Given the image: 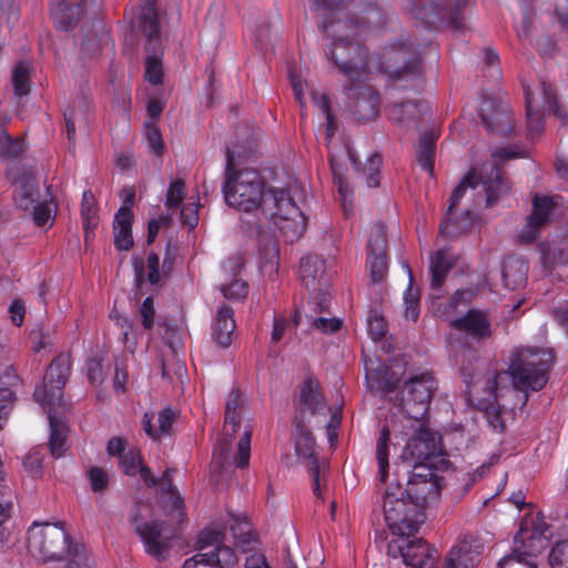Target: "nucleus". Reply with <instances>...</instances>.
I'll list each match as a JSON object with an SVG mask.
<instances>
[{
  "label": "nucleus",
  "instance_id": "f257e3e1",
  "mask_svg": "<svg viewBox=\"0 0 568 568\" xmlns=\"http://www.w3.org/2000/svg\"><path fill=\"white\" fill-rule=\"evenodd\" d=\"M343 1L314 0V7L323 16L318 27L333 38L332 43L325 49V54L351 82L367 80L373 68L393 78L419 72L422 52L410 42L406 33L400 34L398 40L386 44L381 52H377L375 62L367 59L356 40L383 24V13L378 8L372 7L366 10L361 22L338 20L326 24V13L333 12Z\"/></svg>",
  "mask_w": 568,
  "mask_h": 568
},
{
  "label": "nucleus",
  "instance_id": "f03ea898",
  "mask_svg": "<svg viewBox=\"0 0 568 568\" xmlns=\"http://www.w3.org/2000/svg\"><path fill=\"white\" fill-rule=\"evenodd\" d=\"M226 203L246 213L253 212L260 235V252L266 263L277 264L278 246L273 232L278 230L290 242L297 241L306 229V219L291 195L283 189L265 187L254 169L232 170L226 154V178L223 184Z\"/></svg>",
  "mask_w": 568,
  "mask_h": 568
},
{
  "label": "nucleus",
  "instance_id": "7ed1b4c3",
  "mask_svg": "<svg viewBox=\"0 0 568 568\" xmlns=\"http://www.w3.org/2000/svg\"><path fill=\"white\" fill-rule=\"evenodd\" d=\"M552 362L550 349L520 348L511 358L508 369L495 373L493 379L488 381V392L501 409L515 408L504 402L506 395L518 397L524 406L527 390H539L546 385Z\"/></svg>",
  "mask_w": 568,
  "mask_h": 568
},
{
  "label": "nucleus",
  "instance_id": "20e7f679",
  "mask_svg": "<svg viewBox=\"0 0 568 568\" xmlns=\"http://www.w3.org/2000/svg\"><path fill=\"white\" fill-rule=\"evenodd\" d=\"M171 478L172 471L166 469L160 479L161 489L164 491V507L169 509L170 525L148 520L146 506L136 507L130 515V523L143 542L145 552L156 560H164L168 557L174 534L172 526L181 524L184 519L183 498L172 486Z\"/></svg>",
  "mask_w": 568,
  "mask_h": 568
},
{
  "label": "nucleus",
  "instance_id": "39448f33",
  "mask_svg": "<svg viewBox=\"0 0 568 568\" xmlns=\"http://www.w3.org/2000/svg\"><path fill=\"white\" fill-rule=\"evenodd\" d=\"M27 547L31 556L43 562L64 561V568H81L84 549L72 545L69 534L59 524H33L28 530Z\"/></svg>",
  "mask_w": 568,
  "mask_h": 568
},
{
  "label": "nucleus",
  "instance_id": "423d86ee",
  "mask_svg": "<svg viewBox=\"0 0 568 568\" xmlns=\"http://www.w3.org/2000/svg\"><path fill=\"white\" fill-rule=\"evenodd\" d=\"M523 153L515 148L498 149L493 153L494 162H487L480 169H471L460 181L449 199L448 214L459 203L467 187L475 189L483 185L486 194V204L493 205L500 195L509 191L507 181L504 180L497 162L521 158Z\"/></svg>",
  "mask_w": 568,
  "mask_h": 568
},
{
  "label": "nucleus",
  "instance_id": "0eeeda50",
  "mask_svg": "<svg viewBox=\"0 0 568 568\" xmlns=\"http://www.w3.org/2000/svg\"><path fill=\"white\" fill-rule=\"evenodd\" d=\"M548 525L539 515L526 516L514 539L511 555L505 556L498 568H538L535 558L547 547Z\"/></svg>",
  "mask_w": 568,
  "mask_h": 568
},
{
  "label": "nucleus",
  "instance_id": "6e6552de",
  "mask_svg": "<svg viewBox=\"0 0 568 568\" xmlns=\"http://www.w3.org/2000/svg\"><path fill=\"white\" fill-rule=\"evenodd\" d=\"M221 542L222 532L219 529H203L197 538L199 552L186 559L183 568H235L237 556L231 547Z\"/></svg>",
  "mask_w": 568,
  "mask_h": 568
},
{
  "label": "nucleus",
  "instance_id": "1a4fd4ad",
  "mask_svg": "<svg viewBox=\"0 0 568 568\" xmlns=\"http://www.w3.org/2000/svg\"><path fill=\"white\" fill-rule=\"evenodd\" d=\"M470 0H405V10L429 24L447 20L453 30L464 28L465 10Z\"/></svg>",
  "mask_w": 568,
  "mask_h": 568
},
{
  "label": "nucleus",
  "instance_id": "9d476101",
  "mask_svg": "<svg viewBox=\"0 0 568 568\" xmlns=\"http://www.w3.org/2000/svg\"><path fill=\"white\" fill-rule=\"evenodd\" d=\"M385 521L389 530L397 536H412L416 534L425 520L424 511L404 493L397 496L386 490L384 498Z\"/></svg>",
  "mask_w": 568,
  "mask_h": 568
},
{
  "label": "nucleus",
  "instance_id": "9b49d317",
  "mask_svg": "<svg viewBox=\"0 0 568 568\" xmlns=\"http://www.w3.org/2000/svg\"><path fill=\"white\" fill-rule=\"evenodd\" d=\"M70 372V359L65 355L58 356L49 366L43 383L33 392V397L41 407H61L62 389Z\"/></svg>",
  "mask_w": 568,
  "mask_h": 568
},
{
  "label": "nucleus",
  "instance_id": "f8f14e48",
  "mask_svg": "<svg viewBox=\"0 0 568 568\" xmlns=\"http://www.w3.org/2000/svg\"><path fill=\"white\" fill-rule=\"evenodd\" d=\"M523 88L526 103L527 126L531 134H540L544 130L545 120L541 113V106L552 110L555 115L560 118L562 122L565 121V116L557 105L556 95L550 84L542 81L540 83V90L537 92L532 91L530 87L525 83Z\"/></svg>",
  "mask_w": 568,
  "mask_h": 568
},
{
  "label": "nucleus",
  "instance_id": "ddd939ff",
  "mask_svg": "<svg viewBox=\"0 0 568 568\" xmlns=\"http://www.w3.org/2000/svg\"><path fill=\"white\" fill-rule=\"evenodd\" d=\"M435 389L436 381L430 373L415 374L405 383L402 404L412 408L415 417L426 416Z\"/></svg>",
  "mask_w": 568,
  "mask_h": 568
},
{
  "label": "nucleus",
  "instance_id": "4468645a",
  "mask_svg": "<svg viewBox=\"0 0 568 568\" xmlns=\"http://www.w3.org/2000/svg\"><path fill=\"white\" fill-rule=\"evenodd\" d=\"M242 408L241 393L232 390L225 403V420L223 434L217 445L213 449V456L217 459L219 465L222 467L227 459L229 453L232 449L234 436L240 427V413Z\"/></svg>",
  "mask_w": 568,
  "mask_h": 568
},
{
  "label": "nucleus",
  "instance_id": "2eb2a0df",
  "mask_svg": "<svg viewBox=\"0 0 568 568\" xmlns=\"http://www.w3.org/2000/svg\"><path fill=\"white\" fill-rule=\"evenodd\" d=\"M388 549L394 557L400 555L404 564L412 568H434L439 558L438 550L422 538L392 542Z\"/></svg>",
  "mask_w": 568,
  "mask_h": 568
},
{
  "label": "nucleus",
  "instance_id": "dca6fc26",
  "mask_svg": "<svg viewBox=\"0 0 568 568\" xmlns=\"http://www.w3.org/2000/svg\"><path fill=\"white\" fill-rule=\"evenodd\" d=\"M366 266L374 283L382 282L387 275L386 234L383 225L375 226L371 232Z\"/></svg>",
  "mask_w": 568,
  "mask_h": 568
},
{
  "label": "nucleus",
  "instance_id": "f3484780",
  "mask_svg": "<svg viewBox=\"0 0 568 568\" xmlns=\"http://www.w3.org/2000/svg\"><path fill=\"white\" fill-rule=\"evenodd\" d=\"M436 453V437L428 428H425L408 437L399 458L408 466H413L429 463Z\"/></svg>",
  "mask_w": 568,
  "mask_h": 568
},
{
  "label": "nucleus",
  "instance_id": "a211bd4d",
  "mask_svg": "<svg viewBox=\"0 0 568 568\" xmlns=\"http://www.w3.org/2000/svg\"><path fill=\"white\" fill-rule=\"evenodd\" d=\"M556 196L536 194L532 197V211L528 216L525 229L518 234L523 243L532 242L538 230L546 225L552 216L554 210L557 205Z\"/></svg>",
  "mask_w": 568,
  "mask_h": 568
},
{
  "label": "nucleus",
  "instance_id": "6ab92c4d",
  "mask_svg": "<svg viewBox=\"0 0 568 568\" xmlns=\"http://www.w3.org/2000/svg\"><path fill=\"white\" fill-rule=\"evenodd\" d=\"M295 452L297 457L305 463L313 478V491L320 498V466L315 457V443L311 434L303 427L301 420H296Z\"/></svg>",
  "mask_w": 568,
  "mask_h": 568
},
{
  "label": "nucleus",
  "instance_id": "aec40b11",
  "mask_svg": "<svg viewBox=\"0 0 568 568\" xmlns=\"http://www.w3.org/2000/svg\"><path fill=\"white\" fill-rule=\"evenodd\" d=\"M425 416H414L412 408L397 407L396 412L386 419L383 427L389 429V434H394L396 437H410L417 432H422L427 428L425 423Z\"/></svg>",
  "mask_w": 568,
  "mask_h": 568
},
{
  "label": "nucleus",
  "instance_id": "412c9836",
  "mask_svg": "<svg viewBox=\"0 0 568 568\" xmlns=\"http://www.w3.org/2000/svg\"><path fill=\"white\" fill-rule=\"evenodd\" d=\"M351 110L361 121L373 120L378 114L379 97L369 85L349 88Z\"/></svg>",
  "mask_w": 568,
  "mask_h": 568
},
{
  "label": "nucleus",
  "instance_id": "4be33fe9",
  "mask_svg": "<svg viewBox=\"0 0 568 568\" xmlns=\"http://www.w3.org/2000/svg\"><path fill=\"white\" fill-rule=\"evenodd\" d=\"M479 115L488 131L507 133L510 123L507 103L501 100L484 98L479 104Z\"/></svg>",
  "mask_w": 568,
  "mask_h": 568
},
{
  "label": "nucleus",
  "instance_id": "5701e85b",
  "mask_svg": "<svg viewBox=\"0 0 568 568\" xmlns=\"http://www.w3.org/2000/svg\"><path fill=\"white\" fill-rule=\"evenodd\" d=\"M449 325L477 341L489 338L491 335V325L487 314L477 310H469L464 316L450 318Z\"/></svg>",
  "mask_w": 568,
  "mask_h": 568
},
{
  "label": "nucleus",
  "instance_id": "b1692460",
  "mask_svg": "<svg viewBox=\"0 0 568 568\" xmlns=\"http://www.w3.org/2000/svg\"><path fill=\"white\" fill-rule=\"evenodd\" d=\"M366 379L371 387L382 393H390L400 381V374L390 369L387 364L378 359H364Z\"/></svg>",
  "mask_w": 568,
  "mask_h": 568
},
{
  "label": "nucleus",
  "instance_id": "393cba45",
  "mask_svg": "<svg viewBox=\"0 0 568 568\" xmlns=\"http://www.w3.org/2000/svg\"><path fill=\"white\" fill-rule=\"evenodd\" d=\"M13 199L17 205L29 211L39 201L38 183L31 172H21L13 180Z\"/></svg>",
  "mask_w": 568,
  "mask_h": 568
},
{
  "label": "nucleus",
  "instance_id": "a878e982",
  "mask_svg": "<svg viewBox=\"0 0 568 568\" xmlns=\"http://www.w3.org/2000/svg\"><path fill=\"white\" fill-rule=\"evenodd\" d=\"M83 13V0H58L52 8V14L57 28L64 31L74 28Z\"/></svg>",
  "mask_w": 568,
  "mask_h": 568
},
{
  "label": "nucleus",
  "instance_id": "bb28decb",
  "mask_svg": "<svg viewBox=\"0 0 568 568\" xmlns=\"http://www.w3.org/2000/svg\"><path fill=\"white\" fill-rule=\"evenodd\" d=\"M234 311L227 305H221L212 324V336L216 344L225 348L231 345L235 332Z\"/></svg>",
  "mask_w": 568,
  "mask_h": 568
},
{
  "label": "nucleus",
  "instance_id": "cd10ccee",
  "mask_svg": "<svg viewBox=\"0 0 568 568\" xmlns=\"http://www.w3.org/2000/svg\"><path fill=\"white\" fill-rule=\"evenodd\" d=\"M139 19L140 28L148 38L145 50L151 51V48L162 47L161 28L155 3L152 1L145 2Z\"/></svg>",
  "mask_w": 568,
  "mask_h": 568
},
{
  "label": "nucleus",
  "instance_id": "c85d7f7f",
  "mask_svg": "<svg viewBox=\"0 0 568 568\" xmlns=\"http://www.w3.org/2000/svg\"><path fill=\"white\" fill-rule=\"evenodd\" d=\"M132 223L131 209L121 206L113 221L114 245L120 251H129L133 246Z\"/></svg>",
  "mask_w": 568,
  "mask_h": 568
},
{
  "label": "nucleus",
  "instance_id": "c756f323",
  "mask_svg": "<svg viewBox=\"0 0 568 568\" xmlns=\"http://www.w3.org/2000/svg\"><path fill=\"white\" fill-rule=\"evenodd\" d=\"M48 415L50 425L49 448L54 458H59L67 450V426L55 415L57 407H42Z\"/></svg>",
  "mask_w": 568,
  "mask_h": 568
},
{
  "label": "nucleus",
  "instance_id": "7c9ffc66",
  "mask_svg": "<svg viewBox=\"0 0 568 568\" xmlns=\"http://www.w3.org/2000/svg\"><path fill=\"white\" fill-rule=\"evenodd\" d=\"M442 489V484L437 481H409L404 495L410 499L423 511L428 500L435 499Z\"/></svg>",
  "mask_w": 568,
  "mask_h": 568
},
{
  "label": "nucleus",
  "instance_id": "2f4dec72",
  "mask_svg": "<svg viewBox=\"0 0 568 568\" xmlns=\"http://www.w3.org/2000/svg\"><path fill=\"white\" fill-rule=\"evenodd\" d=\"M300 405L302 415L306 412L312 415L324 413L327 408L318 392V385L314 379L307 378L304 381L300 392Z\"/></svg>",
  "mask_w": 568,
  "mask_h": 568
},
{
  "label": "nucleus",
  "instance_id": "473e14b6",
  "mask_svg": "<svg viewBox=\"0 0 568 568\" xmlns=\"http://www.w3.org/2000/svg\"><path fill=\"white\" fill-rule=\"evenodd\" d=\"M455 263L454 257L448 250L442 248L434 253L429 258L430 285L433 288H439L445 283L446 276Z\"/></svg>",
  "mask_w": 568,
  "mask_h": 568
},
{
  "label": "nucleus",
  "instance_id": "72a5a7b5",
  "mask_svg": "<svg viewBox=\"0 0 568 568\" xmlns=\"http://www.w3.org/2000/svg\"><path fill=\"white\" fill-rule=\"evenodd\" d=\"M528 264L519 257H509L503 264V281L506 287L517 290L527 281Z\"/></svg>",
  "mask_w": 568,
  "mask_h": 568
},
{
  "label": "nucleus",
  "instance_id": "f704fd0d",
  "mask_svg": "<svg viewBox=\"0 0 568 568\" xmlns=\"http://www.w3.org/2000/svg\"><path fill=\"white\" fill-rule=\"evenodd\" d=\"M154 414L145 413L142 419L145 434L152 439H160L161 436L170 434L171 426L175 419V412L171 408H164L159 413L158 426L153 425Z\"/></svg>",
  "mask_w": 568,
  "mask_h": 568
},
{
  "label": "nucleus",
  "instance_id": "c9c22d12",
  "mask_svg": "<svg viewBox=\"0 0 568 568\" xmlns=\"http://www.w3.org/2000/svg\"><path fill=\"white\" fill-rule=\"evenodd\" d=\"M541 254L547 265H568V233L560 241L544 244Z\"/></svg>",
  "mask_w": 568,
  "mask_h": 568
},
{
  "label": "nucleus",
  "instance_id": "e433bc0d",
  "mask_svg": "<svg viewBox=\"0 0 568 568\" xmlns=\"http://www.w3.org/2000/svg\"><path fill=\"white\" fill-rule=\"evenodd\" d=\"M324 273L325 262L322 257L307 255L301 260L300 277L306 287L313 284L315 280L321 278Z\"/></svg>",
  "mask_w": 568,
  "mask_h": 568
},
{
  "label": "nucleus",
  "instance_id": "4c0bfd02",
  "mask_svg": "<svg viewBox=\"0 0 568 568\" xmlns=\"http://www.w3.org/2000/svg\"><path fill=\"white\" fill-rule=\"evenodd\" d=\"M389 448H390V434L387 427H382L378 438L376 440V460L378 465V475L382 481H385L388 476L389 468Z\"/></svg>",
  "mask_w": 568,
  "mask_h": 568
},
{
  "label": "nucleus",
  "instance_id": "58836bf2",
  "mask_svg": "<svg viewBox=\"0 0 568 568\" xmlns=\"http://www.w3.org/2000/svg\"><path fill=\"white\" fill-rule=\"evenodd\" d=\"M473 565L470 545L467 541H462L449 550L443 568H470Z\"/></svg>",
  "mask_w": 568,
  "mask_h": 568
},
{
  "label": "nucleus",
  "instance_id": "ea45409f",
  "mask_svg": "<svg viewBox=\"0 0 568 568\" xmlns=\"http://www.w3.org/2000/svg\"><path fill=\"white\" fill-rule=\"evenodd\" d=\"M90 109L84 103H81L79 108H72L68 112L64 113L65 118V131L67 136L70 142H74L77 126H87L88 125V115Z\"/></svg>",
  "mask_w": 568,
  "mask_h": 568
},
{
  "label": "nucleus",
  "instance_id": "a19ab883",
  "mask_svg": "<svg viewBox=\"0 0 568 568\" xmlns=\"http://www.w3.org/2000/svg\"><path fill=\"white\" fill-rule=\"evenodd\" d=\"M148 57L145 60V79L152 84H161L163 78L162 71V47L151 48V51H146Z\"/></svg>",
  "mask_w": 568,
  "mask_h": 568
},
{
  "label": "nucleus",
  "instance_id": "79ce46f5",
  "mask_svg": "<svg viewBox=\"0 0 568 568\" xmlns=\"http://www.w3.org/2000/svg\"><path fill=\"white\" fill-rule=\"evenodd\" d=\"M30 72L31 65L29 62L19 61L12 71V84L14 88V95L23 98L30 92Z\"/></svg>",
  "mask_w": 568,
  "mask_h": 568
},
{
  "label": "nucleus",
  "instance_id": "37998d69",
  "mask_svg": "<svg viewBox=\"0 0 568 568\" xmlns=\"http://www.w3.org/2000/svg\"><path fill=\"white\" fill-rule=\"evenodd\" d=\"M403 266L408 273L409 285L404 293L405 317L416 321L419 316V293L413 288V274L407 261L403 262Z\"/></svg>",
  "mask_w": 568,
  "mask_h": 568
},
{
  "label": "nucleus",
  "instance_id": "c03bdc74",
  "mask_svg": "<svg viewBox=\"0 0 568 568\" xmlns=\"http://www.w3.org/2000/svg\"><path fill=\"white\" fill-rule=\"evenodd\" d=\"M231 530L235 539V545L243 552H253L257 544L256 538L252 535L247 523L239 524L237 527L232 526Z\"/></svg>",
  "mask_w": 568,
  "mask_h": 568
},
{
  "label": "nucleus",
  "instance_id": "a18cd8bd",
  "mask_svg": "<svg viewBox=\"0 0 568 568\" xmlns=\"http://www.w3.org/2000/svg\"><path fill=\"white\" fill-rule=\"evenodd\" d=\"M416 161L418 165L429 174H433L434 170V142L429 136H423L419 140Z\"/></svg>",
  "mask_w": 568,
  "mask_h": 568
},
{
  "label": "nucleus",
  "instance_id": "49530a36",
  "mask_svg": "<svg viewBox=\"0 0 568 568\" xmlns=\"http://www.w3.org/2000/svg\"><path fill=\"white\" fill-rule=\"evenodd\" d=\"M81 216L87 232L98 224L95 201L90 190L84 191L82 194Z\"/></svg>",
  "mask_w": 568,
  "mask_h": 568
},
{
  "label": "nucleus",
  "instance_id": "de8ad7c7",
  "mask_svg": "<svg viewBox=\"0 0 568 568\" xmlns=\"http://www.w3.org/2000/svg\"><path fill=\"white\" fill-rule=\"evenodd\" d=\"M185 195V183L180 179L172 181L169 185L165 200V206L168 207V210L171 212L176 211L180 207Z\"/></svg>",
  "mask_w": 568,
  "mask_h": 568
},
{
  "label": "nucleus",
  "instance_id": "09e8293b",
  "mask_svg": "<svg viewBox=\"0 0 568 568\" xmlns=\"http://www.w3.org/2000/svg\"><path fill=\"white\" fill-rule=\"evenodd\" d=\"M23 151L20 140H13L2 128H0V159L17 158Z\"/></svg>",
  "mask_w": 568,
  "mask_h": 568
},
{
  "label": "nucleus",
  "instance_id": "8fccbe9b",
  "mask_svg": "<svg viewBox=\"0 0 568 568\" xmlns=\"http://www.w3.org/2000/svg\"><path fill=\"white\" fill-rule=\"evenodd\" d=\"M550 568H568V538L557 541L548 555Z\"/></svg>",
  "mask_w": 568,
  "mask_h": 568
},
{
  "label": "nucleus",
  "instance_id": "3c124183",
  "mask_svg": "<svg viewBox=\"0 0 568 568\" xmlns=\"http://www.w3.org/2000/svg\"><path fill=\"white\" fill-rule=\"evenodd\" d=\"M387 112L390 120L398 123H404L409 118H416L417 113L420 111L418 110V105L416 103L406 102L399 105L389 106Z\"/></svg>",
  "mask_w": 568,
  "mask_h": 568
},
{
  "label": "nucleus",
  "instance_id": "603ef678",
  "mask_svg": "<svg viewBox=\"0 0 568 568\" xmlns=\"http://www.w3.org/2000/svg\"><path fill=\"white\" fill-rule=\"evenodd\" d=\"M387 331V324L382 314L377 311H371L367 317V332L373 341L382 339Z\"/></svg>",
  "mask_w": 568,
  "mask_h": 568
},
{
  "label": "nucleus",
  "instance_id": "864d4df0",
  "mask_svg": "<svg viewBox=\"0 0 568 568\" xmlns=\"http://www.w3.org/2000/svg\"><path fill=\"white\" fill-rule=\"evenodd\" d=\"M29 212L32 213L33 221L38 226H45L54 217V209L49 203L37 202L34 206H31Z\"/></svg>",
  "mask_w": 568,
  "mask_h": 568
},
{
  "label": "nucleus",
  "instance_id": "5fc2aeb1",
  "mask_svg": "<svg viewBox=\"0 0 568 568\" xmlns=\"http://www.w3.org/2000/svg\"><path fill=\"white\" fill-rule=\"evenodd\" d=\"M409 481H437L440 483V477L437 476L435 470L429 466V463L413 465V470L408 477Z\"/></svg>",
  "mask_w": 568,
  "mask_h": 568
},
{
  "label": "nucleus",
  "instance_id": "6e6d98bb",
  "mask_svg": "<svg viewBox=\"0 0 568 568\" xmlns=\"http://www.w3.org/2000/svg\"><path fill=\"white\" fill-rule=\"evenodd\" d=\"M122 470L129 475L134 476L138 474L139 468L142 466L140 453L136 449H129L120 458Z\"/></svg>",
  "mask_w": 568,
  "mask_h": 568
},
{
  "label": "nucleus",
  "instance_id": "4d7b16f0",
  "mask_svg": "<svg viewBox=\"0 0 568 568\" xmlns=\"http://www.w3.org/2000/svg\"><path fill=\"white\" fill-rule=\"evenodd\" d=\"M382 165V158L378 153L372 154L366 163V183L369 187L379 185V169Z\"/></svg>",
  "mask_w": 568,
  "mask_h": 568
},
{
  "label": "nucleus",
  "instance_id": "13d9d810",
  "mask_svg": "<svg viewBox=\"0 0 568 568\" xmlns=\"http://www.w3.org/2000/svg\"><path fill=\"white\" fill-rule=\"evenodd\" d=\"M251 432L245 430L237 444V455L234 463L240 468H245L250 463Z\"/></svg>",
  "mask_w": 568,
  "mask_h": 568
},
{
  "label": "nucleus",
  "instance_id": "bf43d9fd",
  "mask_svg": "<svg viewBox=\"0 0 568 568\" xmlns=\"http://www.w3.org/2000/svg\"><path fill=\"white\" fill-rule=\"evenodd\" d=\"M13 400V390L7 382L0 378V429L3 427L10 406Z\"/></svg>",
  "mask_w": 568,
  "mask_h": 568
},
{
  "label": "nucleus",
  "instance_id": "052dcab7",
  "mask_svg": "<svg viewBox=\"0 0 568 568\" xmlns=\"http://www.w3.org/2000/svg\"><path fill=\"white\" fill-rule=\"evenodd\" d=\"M312 99L315 103V105L318 108V110L323 113L326 120L327 124V135L332 134L333 131V115L331 112V105L328 98L318 92H312Z\"/></svg>",
  "mask_w": 568,
  "mask_h": 568
},
{
  "label": "nucleus",
  "instance_id": "680f3d73",
  "mask_svg": "<svg viewBox=\"0 0 568 568\" xmlns=\"http://www.w3.org/2000/svg\"><path fill=\"white\" fill-rule=\"evenodd\" d=\"M221 292L227 300H242L247 294V284L241 280H234L229 285L222 286Z\"/></svg>",
  "mask_w": 568,
  "mask_h": 568
},
{
  "label": "nucleus",
  "instance_id": "e2e57ef3",
  "mask_svg": "<svg viewBox=\"0 0 568 568\" xmlns=\"http://www.w3.org/2000/svg\"><path fill=\"white\" fill-rule=\"evenodd\" d=\"M87 375L91 384H101L105 377L102 359L98 357L90 358L87 362Z\"/></svg>",
  "mask_w": 568,
  "mask_h": 568
},
{
  "label": "nucleus",
  "instance_id": "0e129e2a",
  "mask_svg": "<svg viewBox=\"0 0 568 568\" xmlns=\"http://www.w3.org/2000/svg\"><path fill=\"white\" fill-rule=\"evenodd\" d=\"M91 488L93 491H102L109 484L108 473L99 467H92L88 471Z\"/></svg>",
  "mask_w": 568,
  "mask_h": 568
},
{
  "label": "nucleus",
  "instance_id": "69168bd1",
  "mask_svg": "<svg viewBox=\"0 0 568 568\" xmlns=\"http://www.w3.org/2000/svg\"><path fill=\"white\" fill-rule=\"evenodd\" d=\"M140 315L142 317V325L145 329H151L154 325V316H155V308H154V301L152 297L148 296L141 307H140Z\"/></svg>",
  "mask_w": 568,
  "mask_h": 568
},
{
  "label": "nucleus",
  "instance_id": "338daca9",
  "mask_svg": "<svg viewBox=\"0 0 568 568\" xmlns=\"http://www.w3.org/2000/svg\"><path fill=\"white\" fill-rule=\"evenodd\" d=\"M342 326V322L338 318H326L317 317L312 322V328L318 329L323 333H335Z\"/></svg>",
  "mask_w": 568,
  "mask_h": 568
},
{
  "label": "nucleus",
  "instance_id": "774afa93",
  "mask_svg": "<svg viewBox=\"0 0 568 568\" xmlns=\"http://www.w3.org/2000/svg\"><path fill=\"white\" fill-rule=\"evenodd\" d=\"M23 466L31 475H38L42 467V455L38 450L30 452L23 459Z\"/></svg>",
  "mask_w": 568,
  "mask_h": 568
}]
</instances>
